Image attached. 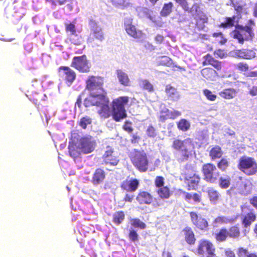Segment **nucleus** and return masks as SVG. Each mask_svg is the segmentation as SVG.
<instances>
[{"instance_id": "1", "label": "nucleus", "mask_w": 257, "mask_h": 257, "mask_svg": "<svg viewBox=\"0 0 257 257\" xmlns=\"http://www.w3.org/2000/svg\"><path fill=\"white\" fill-rule=\"evenodd\" d=\"M84 104L85 107L96 106L99 107L97 113L102 118H108L111 115L109 100L105 90L89 94V96L84 99Z\"/></svg>"}, {"instance_id": "2", "label": "nucleus", "mask_w": 257, "mask_h": 257, "mask_svg": "<svg viewBox=\"0 0 257 257\" xmlns=\"http://www.w3.org/2000/svg\"><path fill=\"white\" fill-rule=\"evenodd\" d=\"M129 101L127 96H120L113 99L111 102V115L113 120L119 122L127 117L125 105Z\"/></svg>"}, {"instance_id": "3", "label": "nucleus", "mask_w": 257, "mask_h": 257, "mask_svg": "<svg viewBox=\"0 0 257 257\" xmlns=\"http://www.w3.org/2000/svg\"><path fill=\"white\" fill-rule=\"evenodd\" d=\"M172 148L179 152L180 162L187 161L194 149V145L190 138H187L183 141L176 139L172 144Z\"/></svg>"}, {"instance_id": "4", "label": "nucleus", "mask_w": 257, "mask_h": 257, "mask_svg": "<svg viewBox=\"0 0 257 257\" xmlns=\"http://www.w3.org/2000/svg\"><path fill=\"white\" fill-rule=\"evenodd\" d=\"M129 158L135 167L141 172H146L149 167V160L144 150L134 149L129 154Z\"/></svg>"}, {"instance_id": "5", "label": "nucleus", "mask_w": 257, "mask_h": 257, "mask_svg": "<svg viewBox=\"0 0 257 257\" xmlns=\"http://www.w3.org/2000/svg\"><path fill=\"white\" fill-rule=\"evenodd\" d=\"M185 183L187 185L188 190H195L199 185L201 178L194 166L186 164L182 173Z\"/></svg>"}, {"instance_id": "6", "label": "nucleus", "mask_w": 257, "mask_h": 257, "mask_svg": "<svg viewBox=\"0 0 257 257\" xmlns=\"http://www.w3.org/2000/svg\"><path fill=\"white\" fill-rule=\"evenodd\" d=\"M237 168L247 176H252L257 173V163L252 157L246 156L240 157L238 162Z\"/></svg>"}, {"instance_id": "7", "label": "nucleus", "mask_w": 257, "mask_h": 257, "mask_svg": "<svg viewBox=\"0 0 257 257\" xmlns=\"http://www.w3.org/2000/svg\"><path fill=\"white\" fill-rule=\"evenodd\" d=\"M201 171L203 179L207 183L216 184L220 176L216 166L213 163H208L202 165Z\"/></svg>"}, {"instance_id": "8", "label": "nucleus", "mask_w": 257, "mask_h": 257, "mask_svg": "<svg viewBox=\"0 0 257 257\" xmlns=\"http://www.w3.org/2000/svg\"><path fill=\"white\" fill-rule=\"evenodd\" d=\"M196 251L202 257H215L216 248L213 243L207 239H201L198 241Z\"/></svg>"}, {"instance_id": "9", "label": "nucleus", "mask_w": 257, "mask_h": 257, "mask_svg": "<svg viewBox=\"0 0 257 257\" xmlns=\"http://www.w3.org/2000/svg\"><path fill=\"white\" fill-rule=\"evenodd\" d=\"M104 79L98 76L91 75L88 76L86 81V89L89 91V94L100 91H103Z\"/></svg>"}, {"instance_id": "10", "label": "nucleus", "mask_w": 257, "mask_h": 257, "mask_svg": "<svg viewBox=\"0 0 257 257\" xmlns=\"http://www.w3.org/2000/svg\"><path fill=\"white\" fill-rule=\"evenodd\" d=\"M71 66L81 73H88L90 71L91 65L85 55L75 56L73 58Z\"/></svg>"}, {"instance_id": "11", "label": "nucleus", "mask_w": 257, "mask_h": 257, "mask_svg": "<svg viewBox=\"0 0 257 257\" xmlns=\"http://www.w3.org/2000/svg\"><path fill=\"white\" fill-rule=\"evenodd\" d=\"M189 215L192 224L197 229L203 231H207L209 230V223L206 218L193 211L190 212Z\"/></svg>"}, {"instance_id": "12", "label": "nucleus", "mask_w": 257, "mask_h": 257, "mask_svg": "<svg viewBox=\"0 0 257 257\" xmlns=\"http://www.w3.org/2000/svg\"><path fill=\"white\" fill-rule=\"evenodd\" d=\"M59 75L68 85H70L76 78L75 72L68 66H62L58 68Z\"/></svg>"}, {"instance_id": "13", "label": "nucleus", "mask_w": 257, "mask_h": 257, "mask_svg": "<svg viewBox=\"0 0 257 257\" xmlns=\"http://www.w3.org/2000/svg\"><path fill=\"white\" fill-rule=\"evenodd\" d=\"M124 28L126 33L134 39H141L143 36L142 31L133 24V19L130 18L124 19Z\"/></svg>"}, {"instance_id": "14", "label": "nucleus", "mask_w": 257, "mask_h": 257, "mask_svg": "<svg viewBox=\"0 0 257 257\" xmlns=\"http://www.w3.org/2000/svg\"><path fill=\"white\" fill-rule=\"evenodd\" d=\"M91 28V32L88 40L90 42H92L95 40H98L102 41L104 39V35L102 32V29L98 26L96 22L93 20H91L89 23Z\"/></svg>"}, {"instance_id": "15", "label": "nucleus", "mask_w": 257, "mask_h": 257, "mask_svg": "<svg viewBox=\"0 0 257 257\" xmlns=\"http://www.w3.org/2000/svg\"><path fill=\"white\" fill-rule=\"evenodd\" d=\"M102 159L105 165H109L112 166H116L119 162L118 157L115 155L113 148L110 146L106 148Z\"/></svg>"}, {"instance_id": "16", "label": "nucleus", "mask_w": 257, "mask_h": 257, "mask_svg": "<svg viewBox=\"0 0 257 257\" xmlns=\"http://www.w3.org/2000/svg\"><path fill=\"white\" fill-rule=\"evenodd\" d=\"M139 185V181L137 179L127 177L121 183L120 187L121 190L128 193L135 192Z\"/></svg>"}, {"instance_id": "17", "label": "nucleus", "mask_w": 257, "mask_h": 257, "mask_svg": "<svg viewBox=\"0 0 257 257\" xmlns=\"http://www.w3.org/2000/svg\"><path fill=\"white\" fill-rule=\"evenodd\" d=\"M136 199L140 205H150L153 203L154 199L157 200L151 193L144 190L138 192Z\"/></svg>"}, {"instance_id": "18", "label": "nucleus", "mask_w": 257, "mask_h": 257, "mask_svg": "<svg viewBox=\"0 0 257 257\" xmlns=\"http://www.w3.org/2000/svg\"><path fill=\"white\" fill-rule=\"evenodd\" d=\"M202 65L203 66L211 65L217 71H221L222 68V62L216 59L209 53L204 56Z\"/></svg>"}, {"instance_id": "19", "label": "nucleus", "mask_w": 257, "mask_h": 257, "mask_svg": "<svg viewBox=\"0 0 257 257\" xmlns=\"http://www.w3.org/2000/svg\"><path fill=\"white\" fill-rule=\"evenodd\" d=\"M195 28L199 31L203 30L205 27V24L208 23V18L203 12L197 13L194 17Z\"/></svg>"}, {"instance_id": "20", "label": "nucleus", "mask_w": 257, "mask_h": 257, "mask_svg": "<svg viewBox=\"0 0 257 257\" xmlns=\"http://www.w3.org/2000/svg\"><path fill=\"white\" fill-rule=\"evenodd\" d=\"M106 178V173L103 168H98L96 169L92 175L91 183L94 186H97L102 184Z\"/></svg>"}, {"instance_id": "21", "label": "nucleus", "mask_w": 257, "mask_h": 257, "mask_svg": "<svg viewBox=\"0 0 257 257\" xmlns=\"http://www.w3.org/2000/svg\"><path fill=\"white\" fill-rule=\"evenodd\" d=\"M160 113L159 120L162 122H164L168 119H174L181 114V112L178 110L171 111L168 108L162 109Z\"/></svg>"}, {"instance_id": "22", "label": "nucleus", "mask_w": 257, "mask_h": 257, "mask_svg": "<svg viewBox=\"0 0 257 257\" xmlns=\"http://www.w3.org/2000/svg\"><path fill=\"white\" fill-rule=\"evenodd\" d=\"M238 24H236L235 25V29L232 31L230 33V35L232 38L233 39H237L238 42L240 44H243L244 40H248L249 39H251L252 37L250 34H248L247 36H243V34H241V32L243 31H245V30H241L240 29L237 27Z\"/></svg>"}, {"instance_id": "23", "label": "nucleus", "mask_w": 257, "mask_h": 257, "mask_svg": "<svg viewBox=\"0 0 257 257\" xmlns=\"http://www.w3.org/2000/svg\"><path fill=\"white\" fill-rule=\"evenodd\" d=\"M80 150L84 154H89L93 152L94 147L90 139L87 138H82L80 141Z\"/></svg>"}, {"instance_id": "24", "label": "nucleus", "mask_w": 257, "mask_h": 257, "mask_svg": "<svg viewBox=\"0 0 257 257\" xmlns=\"http://www.w3.org/2000/svg\"><path fill=\"white\" fill-rule=\"evenodd\" d=\"M256 215L253 209H251L250 211L243 216L241 219V223L244 228L249 227L251 224L255 221Z\"/></svg>"}, {"instance_id": "25", "label": "nucleus", "mask_w": 257, "mask_h": 257, "mask_svg": "<svg viewBox=\"0 0 257 257\" xmlns=\"http://www.w3.org/2000/svg\"><path fill=\"white\" fill-rule=\"evenodd\" d=\"M218 71L211 67H205L201 70V74L206 80L213 81L218 76Z\"/></svg>"}, {"instance_id": "26", "label": "nucleus", "mask_w": 257, "mask_h": 257, "mask_svg": "<svg viewBox=\"0 0 257 257\" xmlns=\"http://www.w3.org/2000/svg\"><path fill=\"white\" fill-rule=\"evenodd\" d=\"M175 2L179 4L182 9L186 12L191 13L193 11L197 12L200 9L199 5L197 3H194L191 8L189 7V4L187 0H175Z\"/></svg>"}, {"instance_id": "27", "label": "nucleus", "mask_w": 257, "mask_h": 257, "mask_svg": "<svg viewBox=\"0 0 257 257\" xmlns=\"http://www.w3.org/2000/svg\"><path fill=\"white\" fill-rule=\"evenodd\" d=\"M240 18H237L236 16L230 17H225L224 22L219 25V27L223 29L231 28L235 27V23L238 24V20Z\"/></svg>"}, {"instance_id": "28", "label": "nucleus", "mask_w": 257, "mask_h": 257, "mask_svg": "<svg viewBox=\"0 0 257 257\" xmlns=\"http://www.w3.org/2000/svg\"><path fill=\"white\" fill-rule=\"evenodd\" d=\"M183 232L185 236V240L187 243L190 245L195 244L196 238L192 228L190 227L186 226L183 229Z\"/></svg>"}, {"instance_id": "29", "label": "nucleus", "mask_w": 257, "mask_h": 257, "mask_svg": "<svg viewBox=\"0 0 257 257\" xmlns=\"http://www.w3.org/2000/svg\"><path fill=\"white\" fill-rule=\"evenodd\" d=\"M228 238L232 239L238 238L240 236L241 232L238 224H235L227 229Z\"/></svg>"}, {"instance_id": "30", "label": "nucleus", "mask_w": 257, "mask_h": 257, "mask_svg": "<svg viewBox=\"0 0 257 257\" xmlns=\"http://www.w3.org/2000/svg\"><path fill=\"white\" fill-rule=\"evenodd\" d=\"M236 90L232 88L224 89L219 92V96L225 99H231L236 96Z\"/></svg>"}, {"instance_id": "31", "label": "nucleus", "mask_w": 257, "mask_h": 257, "mask_svg": "<svg viewBox=\"0 0 257 257\" xmlns=\"http://www.w3.org/2000/svg\"><path fill=\"white\" fill-rule=\"evenodd\" d=\"M116 73L119 82L123 86H127L130 85V80L127 74L120 69H117Z\"/></svg>"}, {"instance_id": "32", "label": "nucleus", "mask_w": 257, "mask_h": 257, "mask_svg": "<svg viewBox=\"0 0 257 257\" xmlns=\"http://www.w3.org/2000/svg\"><path fill=\"white\" fill-rule=\"evenodd\" d=\"M68 150L70 156L74 159L78 158L80 154V149L73 142L69 143Z\"/></svg>"}, {"instance_id": "33", "label": "nucleus", "mask_w": 257, "mask_h": 257, "mask_svg": "<svg viewBox=\"0 0 257 257\" xmlns=\"http://www.w3.org/2000/svg\"><path fill=\"white\" fill-rule=\"evenodd\" d=\"M207 194L210 201L214 204L217 203L220 197L219 192L213 188H209L207 190Z\"/></svg>"}, {"instance_id": "34", "label": "nucleus", "mask_w": 257, "mask_h": 257, "mask_svg": "<svg viewBox=\"0 0 257 257\" xmlns=\"http://www.w3.org/2000/svg\"><path fill=\"white\" fill-rule=\"evenodd\" d=\"M238 57L245 59H251L255 57V52L251 49H241L237 52Z\"/></svg>"}, {"instance_id": "35", "label": "nucleus", "mask_w": 257, "mask_h": 257, "mask_svg": "<svg viewBox=\"0 0 257 257\" xmlns=\"http://www.w3.org/2000/svg\"><path fill=\"white\" fill-rule=\"evenodd\" d=\"M157 193L159 197L162 199H168L172 195L170 189L167 186L158 188Z\"/></svg>"}, {"instance_id": "36", "label": "nucleus", "mask_w": 257, "mask_h": 257, "mask_svg": "<svg viewBox=\"0 0 257 257\" xmlns=\"http://www.w3.org/2000/svg\"><path fill=\"white\" fill-rule=\"evenodd\" d=\"M228 238L227 228L222 227L215 234V238L218 242H224Z\"/></svg>"}, {"instance_id": "37", "label": "nucleus", "mask_w": 257, "mask_h": 257, "mask_svg": "<svg viewBox=\"0 0 257 257\" xmlns=\"http://www.w3.org/2000/svg\"><path fill=\"white\" fill-rule=\"evenodd\" d=\"M173 7L174 5L171 2L165 3L160 12L161 16L163 17H166L169 16L173 12Z\"/></svg>"}, {"instance_id": "38", "label": "nucleus", "mask_w": 257, "mask_h": 257, "mask_svg": "<svg viewBox=\"0 0 257 257\" xmlns=\"http://www.w3.org/2000/svg\"><path fill=\"white\" fill-rule=\"evenodd\" d=\"M222 154L221 148L218 146L213 147L209 152V156L212 160L220 158Z\"/></svg>"}, {"instance_id": "39", "label": "nucleus", "mask_w": 257, "mask_h": 257, "mask_svg": "<svg viewBox=\"0 0 257 257\" xmlns=\"http://www.w3.org/2000/svg\"><path fill=\"white\" fill-rule=\"evenodd\" d=\"M125 218V214L123 211H118L112 215V222L115 225L120 224Z\"/></svg>"}, {"instance_id": "40", "label": "nucleus", "mask_w": 257, "mask_h": 257, "mask_svg": "<svg viewBox=\"0 0 257 257\" xmlns=\"http://www.w3.org/2000/svg\"><path fill=\"white\" fill-rule=\"evenodd\" d=\"M231 178L229 176L226 177H219L218 185L219 187L222 189H226L229 187L231 185Z\"/></svg>"}, {"instance_id": "41", "label": "nucleus", "mask_w": 257, "mask_h": 257, "mask_svg": "<svg viewBox=\"0 0 257 257\" xmlns=\"http://www.w3.org/2000/svg\"><path fill=\"white\" fill-rule=\"evenodd\" d=\"M255 26V23L253 20L250 19L247 22V25L243 26L240 25H238L237 27L241 30H245V32L248 33L253 37L254 36L252 32V28Z\"/></svg>"}, {"instance_id": "42", "label": "nucleus", "mask_w": 257, "mask_h": 257, "mask_svg": "<svg viewBox=\"0 0 257 257\" xmlns=\"http://www.w3.org/2000/svg\"><path fill=\"white\" fill-rule=\"evenodd\" d=\"M178 128L183 132H186L190 128V123L186 119L182 118L177 123Z\"/></svg>"}, {"instance_id": "43", "label": "nucleus", "mask_w": 257, "mask_h": 257, "mask_svg": "<svg viewBox=\"0 0 257 257\" xmlns=\"http://www.w3.org/2000/svg\"><path fill=\"white\" fill-rule=\"evenodd\" d=\"M217 166L222 172H225L229 166V162L227 159L223 158L217 162Z\"/></svg>"}, {"instance_id": "44", "label": "nucleus", "mask_w": 257, "mask_h": 257, "mask_svg": "<svg viewBox=\"0 0 257 257\" xmlns=\"http://www.w3.org/2000/svg\"><path fill=\"white\" fill-rule=\"evenodd\" d=\"M173 60L169 57L163 56L158 61L157 65L158 66H164L170 67L173 64Z\"/></svg>"}, {"instance_id": "45", "label": "nucleus", "mask_w": 257, "mask_h": 257, "mask_svg": "<svg viewBox=\"0 0 257 257\" xmlns=\"http://www.w3.org/2000/svg\"><path fill=\"white\" fill-rule=\"evenodd\" d=\"M229 222V219L225 216H217L213 221L212 224L215 226H217L218 225L227 224Z\"/></svg>"}, {"instance_id": "46", "label": "nucleus", "mask_w": 257, "mask_h": 257, "mask_svg": "<svg viewBox=\"0 0 257 257\" xmlns=\"http://www.w3.org/2000/svg\"><path fill=\"white\" fill-rule=\"evenodd\" d=\"M131 225L134 227L144 229L146 228V224L139 218H134L131 220Z\"/></svg>"}, {"instance_id": "47", "label": "nucleus", "mask_w": 257, "mask_h": 257, "mask_svg": "<svg viewBox=\"0 0 257 257\" xmlns=\"http://www.w3.org/2000/svg\"><path fill=\"white\" fill-rule=\"evenodd\" d=\"M91 119L88 116H84L82 117L79 122V125L83 129H85L88 124L91 123Z\"/></svg>"}, {"instance_id": "48", "label": "nucleus", "mask_w": 257, "mask_h": 257, "mask_svg": "<svg viewBox=\"0 0 257 257\" xmlns=\"http://www.w3.org/2000/svg\"><path fill=\"white\" fill-rule=\"evenodd\" d=\"M148 137L154 138L157 136V132L156 128L152 125H150L146 131Z\"/></svg>"}, {"instance_id": "49", "label": "nucleus", "mask_w": 257, "mask_h": 257, "mask_svg": "<svg viewBox=\"0 0 257 257\" xmlns=\"http://www.w3.org/2000/svg\"><path fill=\"white\" fill-rule=\"evenodd\" d=\"M128 237L130 240L132 242H135L138 241L139 239V235L135 230H131L128 234Z\"/></svg>"}, {"instance_id": "50", "label": "nucleus", "mask_w": 257, "mask_h": 257, "mask_svg": "<svg viewBox=\"0 0 257 257\" xmlns=\"http://www.w3.org/2000/svg\"><path fill=\"white\" fill-rule=\"evenodd\" d=\"M65 30L66 32H70L71 35H75L76 33L75 26L73 23H65Z\"/></svg>"}, {"instance_id": "51", "label": "nucleus", "mask_w": 257, "mask_h": 257, "mask_svg": "<svg viewBox=\"0 0 257 257\" xmlns=\"http://www.w3.org/2000/svg\"><path fill=\"white\" fill-rule=\"evenodd\" d=\"M236 68L241 72H246L249 70L248 65L243 62H239L236 65Z\"/></svg>"}, {"instance_id": "52", "label": "nucleus", "mask_w": 257, "mask_h": 257, "mask_svg": "<svg viewBox=\"0 0 257 257\" xmlns=\"http://www.w3.org/2000/svg\"><path fill=\"white\" fill-rule=\"evenodd\" d=\"M165 179L162 176H157L155 179V185L157 188L164 186Z\"/></svg>"}, {"instance_id": "53", "label": "nucleus", "mask_w": 257, "mask_h": 257, "mask_svg": "<svg viewBox=\"0 0 257 257\" xmlns=\"http://www.w3.org/2000/svg\"><path fill=\"white\" fill-rule=\"evenodd\" d=\"M165 92L169 97L173 96L176 93V89L171 84L166 85Z\"/></svg>"}, {"instance_id": "54", "label": "nucleus", "mask_w": 257, "mask_h": 257, "mask_svg": "<svg viewBox=\"0 0 257 257\" xmlns=\"http://www.w3.org/2000/svg\"><path fill=\"white\" fill-rule=\"evenodd\" d=\"M213 54L216 58H219L220 59L224 58L227 55L225 50L221 49H218L214 51Z\"/></svg>"}, {"instance_id": "55", "label": "nucleus", "mask_w": 257, "mask_h": 257, "mask_svg": "<svg viewBox=\"0 0 257 257\" xmlns=\"http://www.w3.org/2000/svg\"><path fill=\"white\" fill-rule=\"evenodd\" d=\"M203 94L209 100L214 101L216 98V95L213 94L210 90L207 89L203 90Z\"/></svg>"}, {"instance_id": "56", "label": "nucleus", "mask_w": 257, "mask_h": 257, "mask_svg": "<svg viewBox=\"0 0 257 257\" xmlns=\"http://www.w3.org/2000/svg\"><path fill=\"white\" fill-rule=\"evenodd\" d=\"M247 248L243 247H239L237 250V255L238 257H246L248 254Z\"/></svg>"}, {"instance_id": "57", "label": "nucleus", "mask_w": 257, "mask_h": 257, "mask_svg": "<svg viewBox=\"0 0 257 257\" xmlns=\"http://www.w3.org/2000/svg\"><path fill=\"white\" fill-rule=\"evenodd\" d=\"M122 128L128 133H132L133 131L132 122L129 120H126L122 126Z\"/></svg>"}, {"instance_id": "58", "label": "nucleus", "mask_w": 257, "mask_h": 257, "mask_svg": "<svg viewBox=\"0 0 257 257\" xmlns=\"http://www.w3.org/2000/svg\"><path fill=\"white\" fill-rule=\"evenodd\" d=\"M142 85L143 89L147 90L149 92L154 90L153 85L147 80H144L142 81Z\"/></svg>"}, {"instance_id": "59", "label": "nucleus", "mask_w": 257, "mask_h": 257, "mask_svg": "<svg viewBox=\"0 0 257 257\" xmlns=\"http://www.w3.org/2000/svg\"><path fill=\"white\" fill-rule=\"evenodd\" d=\"M134 199V195L128 193H126L123 197V200L125 202L131 203Z\"/></svg>"}, {"instance_id": "60", "label": "nucleus", "mask_w": 257, "mask_h": 257, "mask_svg": "<svg viewBox=\"0 0 257 257\" xmlns=\"http://www.w3.org/2000/svg\"><path fill=\"white\" fill-rule=\"evenodd\" d=\"M249 203L257 210V196H253L249 200Z\"/></svg>"}, {"instance_id": "61", "label": "nucleus", "mask_w": 257, "mask_h": 257, "mask_svg": "<svg viewBox=\"0 0 257 257\" xmlns=\"http://www.w3.org/2000/svg\"><path fill=\"white\" fill-rule=\"evenodd\" d=\"M194 202L196 203H199L201 200V195L200 194H198L196 193L193 194V199Z\"/></svg>"}, {"instance_id": "62", "label": "nucleus", "mask_w": 257, "mask_h": 257, "mask_svg": "<svg viewBox=\"0 0 257 257\" xmlns=\"http://www.w3.org/2000/svg\"><path fill=\"white\" fill-rule=\"evenodd\" d=\"M224 253L225 257H236L234 251L230 249H226L224 251Z\"/></svg>"}, {"instance_id": "63", "label": "nucleus", "mask_w": 257, "mask_h": 257, "mask_svg": "<svg viewBox=\"0 0 257 257\" xmlns=\"http://www.w3.org/2000/svg\"><path fill=\"white\" fill-rule=\"evenodd\" d=\"M131 137H132V139L131 140V142L132 144L138 143L139 140L141 139L140 136H139L136 134H134V135H132Z\"/></svg>"}, {"instance_id": "64", "label": "nucleus", "mask_w": 257, "mask_h": 257, "mask_svg": "<svg viewBox=\"0 0 257 257\" xmlns=\"http://www.w3.org/2000/svg\"><path fill=\"white\" fill-rule=\"evenodd\" d=\"M249 93L252 96L257 95V86H253L249 91Z\"/></svg>"}]
</instances>
